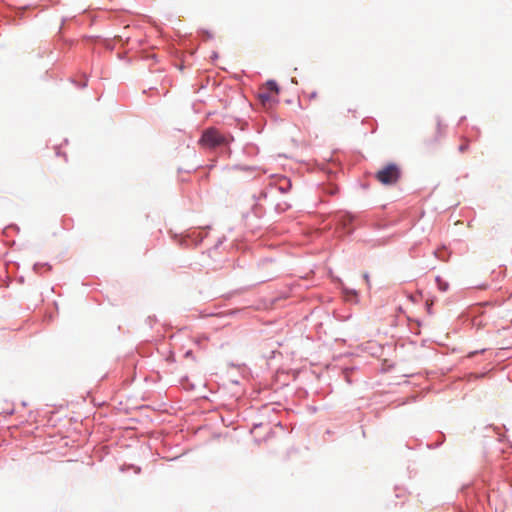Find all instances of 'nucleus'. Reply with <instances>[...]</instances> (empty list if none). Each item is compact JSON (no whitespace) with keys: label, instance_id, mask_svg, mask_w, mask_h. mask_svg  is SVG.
Returning <instances> with one entry per match:
<instances>
[{"label":"nucleus","instance_id":"nucleus-6","mask_svg":"<svg viewBox=\"0 0 512 512\" xmlns=\"http://www.w3.org/2000/svg\"><path fill=\"white\" fill-rule=\"evenodd\" d=\"M306 96L309 101L316 100L318 98V92L316 90L306 92Z\"/></svg>","mask_w":512,"mask_h":512},{"label":"nucleus","instance_id":"nucleus-7","mask_svg":"<svg viewBox=\"0 0 512 512\" xmlns=\"http://www.w3.org/2000/svg\"><path fill=\"white\" fill-rule=\"evenodd\" d=\"M364 278H365L366 282L369 283V276L367 273L364 274Z\"/></svg>","mask_w":512,"mask_h":512},{"label":"nucleus","instance_id":"nucleus-3","mask_svg":"<svg viewBox=\"0 0 512 512\" xmlns=\"http://www.w3.org/2000/svg\"><path fill=\"white\" fill-rule=\"evenodd\" d=\"M200 142L206 147L215 148L217 146L226 145L229 140L225 135L221 134L219 130L209 128L204 131Z\"/></svg>","mask_w":512,"mask_h":512},{"label":"nucleus","instance_id":"nucleus-5","mask_svg":"<svg viewBox=\"0 0 512 512\" xmlns=\"http://www.w3.org/2000/svg\"><path fill=\"white\" fill-rule=\"evenodd\" d=\"M469 141L467 139H462V143L459 145L458 150L461 153H464L468 150Z\"/></svg>","mask_w":512,"mask_h":512},{"label":"nucleus","instance_id":"nucleus-4","mask_svg":"<svg viewBox=\"0 0 512 512\" xmlns=\"http://www.w3.org/2000/svg\"><path fill=\"white\" fill-rule=\"evenodd\" d=\"M445 128H446V126L440 120H437L436 123H435L434 129H433L434 130L433 134L431 135V137L428 140L430 142H437V141H439L440 138L445 133Z\"/></svg>","mask_w":512,"mask_h":512},{"label":"nucleus","instance_id":"nucleus-2","mask_svg":"<svg viewBox=\"0 0 512 512\" xmlns=\"http://www.w3.org/2000/svg\"><path fill=\"white\" fill-rule=\"evenodd\" d=\"M401 176V170L395 163H390L382 167L375 174V178L383 185L396 184Z\"/></svg>","mask_w":512,"mask_h":512},{"label":"nucleus","instance_id":"nucleus-1","mask_svg":"<svg viewBox=\"0 0 512 512\" xmlns=\"http://www.w3.org/2000/svg\"><path fill=\"white\" fill-rule=\"evenodd\" d=\"M279 87L273 80L267 81L259 88L258 98L265 108H271L278 100Z\"/></svg>","mask_w":512,"mask_h":512}]
</instances>
